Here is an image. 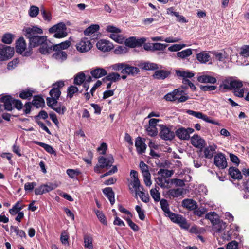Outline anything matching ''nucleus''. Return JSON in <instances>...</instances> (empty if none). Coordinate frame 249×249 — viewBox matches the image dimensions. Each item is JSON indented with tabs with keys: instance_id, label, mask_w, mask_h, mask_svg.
Wrapping results in <instances>:
<instances>
[{
	"instance_id": "1",
	"label": "nucleus",
	"mask_w": 249,
	"mask_h": 249,
	"mask_svg": "<svg viewBox=\"0 0 249 249\" xmlns=\"http://www.w3.org/2000/svg\"><path fill=\"white\" fill-rule=\"evenodd\" d=\"M66 26L63 22H60L49 28L50 33H55L53 37L57 38H63L67 36Z\"/></svg>"
},
{
	"instance_id": "2",
	"label": "nucleus",
	"mask_w": 249,
	"mask_h": 249,
	"mask_svg": "<svg viewBox=\"0 0 249 249\" xmlns=\"http://www.w3.org/2000/svg\"><path fill=\"white\" fill-rule=\"evenodd\" d=\"M107 31L110 33L109 37L115 42L122 44L124 41V37L122 35L119 34L121 32V30L115 26L108 25L106 28Z\"/></svg>"
},
{
	"instance_id": "3",
	"label": "nucleus",
	"mask_w": 249,
	"mask_h": 249,
	"mask_svg": "<svg viewBox=\"0 0 249 249\" xmlns=\"http://www.w3.org/2000/svg\"><path fill=\"white\" fill-rule=\"evenodd\" d=\"M16 51L17 53L24 56H29L31 54V49L26 48L25 40L23 37H20L16 41Z\"/></svg>"
},
{
	"instance_id": "4",
	"label": "nucleus",
	"mask_w": 249,
	"mask_h": 249,
	"mask_svg": "<svg viewBox=\"0 0 249 249\" xmlns=\"http://www.w3.org/2000/svg\"><path fill=\"white\" fill-rule=\"evenodd\" d=\"M14 54V48L0 44V61L7 60Z\"/></svg>"
},
{
	"instance_id": "5",
	"label": "nucleus",
	"mask_w": 249,
	"mask_h": 249,
	"mask_svg": "<svg viewBox=\"0 0 249 249\" xmlns=\"http://www.w3.org/2000/svg\"><path fill=\"white\" fill-rule=\"evenodd\" d=\"M160 136L164 140H171L175 137V133L172 130V126L167 127L166 125H160Z\"/></svg>"
},
{
	"instance_id": "6",
	"label": "nucleus",
	"mask_w": 249,
	"mask_h": 249,
	"mask_svg": "<svg viewBox=\"0 0 249 249\" xmlns=\"http://www.w3.org/2000/svg\"><path fill=\"white\" fill-rule=\"evenodd\" d=\"M92 47L90 40L87 37L82 38L76 45L78 51L81 53H85L89 51Z\"/></svg>"
},
{
	"instance_id": "7",
	"label": "nucleus",
	"mask_w": 249,
	"mask_h": 249,
	"mask_svg": "<svg viewBox=\"0 0 249 249\" xmlns=\"http://www.w3.org/2000/svg\"><path fill=\"white\" fill-rule=\"evenodd\" d=\"M22 31L24 35L29 39V40L30 39L37 36L38 34H41L43 33V31L40 28L36 26L31 27H24Z\"/></svg>"
},
{
	"instance_id": "8",
	"label": "nucleus",
	"mask_w": 249,
	"mask_h": 249,
	"mask_svg": "<svg viewBox=\"0 0 249 249\" xmlns=\"http://www.w3.org/2000/svg\"><path fill=\"white\" fill-rule=\"evenodd\" d=\"M146 41L145 38L137 39L136 37L132 36L124 39V42L126 46L130 48H135L142 46Z\"/></svg>"
},
{
	"instance_id": "9",
	"label": "nucleus",
	"mask_w": 249,
	"mask_h": 249,
	"mask_svg": "<svg viewBox=\"0 0 249 249\" xmlns=\"http://www.w3.org/2000/svg\"><path fill=\"white\" fill-rule=\"evenodd\" d=\"M194 131V129L191 128H185L181 127L176 131V135L180 140H188L190 138V134Z\"/></svg>"
},
{
	"instance_id": "10",
	"label": "nucleus",
	"mask_w": 249,
	"mask_h": 249,
	"mask_svg": "<svg viewBox=\"0 0 249 249\" xmlns=\"http://www.w3.org/2000/svg\"><path fill=\"white\" fill-rule=\"evenodd\" d=\"M64 86V82L63 81H59L54 84L53 85V89L50 91L51 97L58 100L61 95L60 89L63 87Z\"/></svg>"
},
{
	"instance_id": "11",
	"label": "nucleus",
	"mask_w": 249,
	"mask_h": 249,
	"mask_svg": "<svg viewBox=\"0 0 249 249\" xmlns=\"http://www.w3.org/2000/svg\"><path fill=\"white\" fill-rule=\"evenodd\" d=\"M214 164L220 169H225L227 166L225 155L222 153L217 154L214 157Z\"/></svg>"
},
{
	"instance_id": "12",
	"label": "nucleus",
	"mask_w": 249,
	"mask_h": 249,
	"mask_svg": "<svg viewBox=\"0 0 249 249\" xmlns=\"http://www.w3.org/2000/svg\"><path fill=\"white\" fill-rule=\"evenodd\" d=\"M222 86L225 89L236 90L240 89L243 86V84L242 81L239 80H230L226 81Z\"/></svg>"
},
{
	"instance_id": "13",
	"label": "nucleus",
	"mask_w": 249,
	"mask_h": 249,
	"mask_svg": "<svg viewBox=\"0 0 249 249\" xmlns=\"http://www.w3.org/2000/svg\"><path fill=\"white\" fill-rule=\"evenodd\" d=\"M187 113L188 114L194 116L197 118L201 119L206 122L216 125H219V123L211 120L206 115L203 114L200 112H196L191 110H188L187 111Z\"/></svg>"
},
{
	"instance_id": "14",
	"label": "nucleus",
	"mask_w": 249,
	"mask_h": 249,
	"mask_svg": "<svg viewBox=\"0 0 249 249\" xmlns=\"http://www.w3.org/2000/svg\"><path fill=\"white\" fill-rule=\"evenodd\" d=\"M97 48L104 52H109L113 48V45L109 41L105 39H101L96 44Z\"/></svg>"
},
{
	"instance_id": "15",
	"label": "nucleus",
	"mask_w": 249,
	"mask_h": 249,
	"mask_svg": "<svg viewBox=\"0 0 249 249\" xmlns=\"http://www.w3.org/2000/svg\"><path fill=\"white\" fill-rule=\"evenodd\" d=\"M114 162V159L112 155H108L107 157H101L98 159V163L102 168L111 167Z\"/></svg>"
},
{
	"instance_id": "16",
	"label": "nucleus",
	"mask_w": 249,
	"mask_h": 249,
	"mask_svg": "<svg viewBox=\"0 0 249 249\" xmlns=\"http://www.w3.org/2000/svg\"><path fill=\"white\" fill-rule=\"evenodd\" d=\"M135 145L138 154L142 155L145 153L146 145L141 137H138L136 139Z\"/></svg>"
},
{
	"instance_id": "17",
	"label": "nucleus",
	"mask_w": 249,
	"mask_h": 249,
	"mask_svg": "<svg viewBox=\"0 0 249 249\" xmlns=\"http://www.w3.org/2000/svg\"><path fill=\"white\" fill-rule=\"evenodd\" d=\"M191 142L194 146L200 149L203 148L206 144L204 140L198 135H194L191 138Z\"/></svg>"
},
{
	"instance_id": "18",
	"label": "nucleus",
	"mask_w": 249,
	"mask_h": 249,
	"mask_svg": "<svg viewBox=\"0 0 249 249\" xmlns=\"http://www.w3.org/2000/svg\"><path fill=\"white\" fill-rule=\"evenodd\" d=\"M184 93V91L180 89H174L172 92H169L164 96V98L169 101H174L177 100L178 95H181Z\"/></svg>"
},
{
	"instance_id": "19",
	"label": "nucleus",
	"mask_w": 249,
	"mask_h": 249,
	"mask_svg": "<svg viewBox=\"0 0 249 249\" xmlns=\"http://www.w3.org/2000/svg\"><path fill=\"white\" fill-rule=\"evenodd\" d=\"M47 37L46 36H37L29 40L30 44L32 47H36L42 45L44 42L47 40Z\"/></svg>"
},
{
	"instance_id": "20",
	"label": "nucleus",
	"mask_w": 249,
	"mask_h": 249,
	"mask_svg": "<svg viewBox=\"0 0 249 249\" xmlns=\"http://www.w3.org/2000/svg\"><path fill=\"white\" fill-rule=\"evenodd\" d=\"M1 102L3 103L5 109L11 111L13 109L14 99L10 96H5L0 99Z\"/></svg>"
},
{
	"instance_id": "21",
	"label": "nucleus",
	"mask_w": 249,
	"mask_h": 249,
	"mask_svg": "<svg viewBox=\"0 0 249 249\" xmlns=\"http://www.w3.org/2000/svg\"><path fill=\"white\" fill-rule=\"evenodd\" d=\"M155 181L156 184L161 188L168 189L170 187V179L165 178L161 176L156 178Z\"/></svg>"
},
{
	"instance_id": "22",
	"label": "nucleus",
	"mask_w": 249,
	"mask_h": 249,
	"mask_svg": "<svg viewBox=\"0 0 249 249\" xmlns=\"http://www.w3.org/2000/svg\"><path fill=\"white\" fill-rule=\"evenodd\" d=\"M140 72L139 69L135 67L131 66L125 63L124 69L121 71L123 74H127L128 75H135Z\"/></svg>"
},
{
	"instance_id": "23",
	"label": "nucleus",
	"mask_w": 249,
	"mask_h": 249,
	"mask_svg": "<svg viewBox=\"0 0 249 249\" xmlns=\"http://www.w3.org/2000/svg\"><path fill=\"white\" fill-rule=\"evenodd\" d=\"M171 74V72L164 70L156 71L153 76L155 79L158 80H164Z\"/></svg>"
},
{
	"instance_id": "24",
	"label": "nucleus",
	"mask_w": 249,
	"mask_h": 249,
	"mask_svg": "<svg viewBox=\"0 0 249 249\" xmlns=\"http://www.w3.org/2000/svg\"><path fill=\"white\" fill-rule=\"evenodd\" d=\"M174 9L175 8L173 7L168 8L167 9V14L168 15H170L172 16L176 17L177 18V21H178L179 22H182V23L187 22V21L186 20L185 17H184L183 16L180 15L179 14V12L175 11Z\"/></svg>"
},
{
	"instance_id": "25",
	"label": "nucleus",
	"mask_w": 249,
	"mask_h": 249,
	"mask_svg": "<svg viewBox=\"0 0 249 249\" xmlns=\"http://www.w3.org/2000/svg\"><path fill=\"white\" fill-rule=\"evenodd\" d=\"M182 205L189 210H194L197 207V203L191 199H184L182 201Z\"/></svg>"
},
{
	"instance_id": "26",
	"label": "nucleus",
	"mask_w": 249,
	"mask_h": 249,
	"mask_svg": "<svg viewBox=\"0 0 249 249\" xmlns=\"http://www.w3.org/2000/svg\"><path fill=\"white\" fill-rule=\"evenodd\" d=\"M129 189L131 192H135L136 195L141 190H143V187L141 186L139 179H136L131 182Z\"/></svg>"
},
{
	"instance_id": "27",
	"label": "nucleus",
	"mask_w": 249,
	"mask_h": 249,
	"mask_svg": "<svg viewBox=\"0 0 249 249\" xmlns=\"http://www.w3.org/2000/svg\"><path fill=\"white\" fill-rule=\"evenodd\" d=\"M52 49H53V46L50 44V42L47 40L44 42L42 45H40L39 48V52L42 54H47L49 53Z\"/></svg>"
},
{
	"instance_id": "28",
	"label": "nucleus",
	"mask_w": 249,
	"mask_h": 249,
	"mask_svg": "<svg viewBox=\"0 0 249 249\" xmlns=\"http://www.w3.org/2000/svg\"><path fill=\"white\" fill-rule=\"evenodd\" d=\"M229 174L234 179L240 180L242 178V175L240 170L234 167H230Z\"/></svg>"
},
{
	"instance_id": "29",
	"label": "nucleus",
	"mask_w": 249,
	"mask_h": 249,
	"mask_svg": "<svg viewBox=\"0 0 249 249\" xmlns=\"http://www.w3.org/2000/svg\"><path fill=\"white\" fill-rule=\"evenodd\" d=\"M216 148L217 146L214 144L206 147L204 150L205 157L208 159L212 158L213 154L215 153Z\"/></svg>"
},
{
	"instance_id": "30",
	"label": "nucleus",
	"mask_w": 249,
	"mask_h": 249,
	"mask_svg": "<svg viewBox=\"0 0 249 249\" xmlns=\"http://www.w3.org/2000/svg\"><path fill=\"white\" fill-rule=\"evenodd\" d=\"M104 195L107 197L109 200L111 205H113L115 203L114 193L112 189L110 187H107L103 190Z\"/></svg>"
},
{
	"instance_id": "31",
	"label": "nucleus",
	"mask_w": 249,
	"mask_h": 249,
	"mask_svg": "<svg viewBox=\"0 0 249 249\" xmlns=\"http://www.w3.org/2000/svg\"><path fill=\"white\" fill-rule=\"evenodd\" d=\"M197 80L199 82L203 83L214 84L216 82V79L215 78L207 75H203L199 76L197 78Z\"/></svg>"
},
{
	"instance_id": "32",
	"label": "nucleus",
	"mask_w": 249,
	"mask_h": 249,
	"mask_svg": "<svg viewBox=\"0 0 249 249\" xmlns=\"http://www.w3.org/2000/svg\"><path fill=\"white\" fill-rule=\"evenodd\" d=\"M90 73L93 77L99 78L107 74V71L103 68H98L91 71Z\"/></svg>"
},
{
	"instance_id": "33",
	"label": "nucleus",
	"mask_w": 249,
	"mask_h": 249,
	"mask_svg": "<svg viewBox=\"0 0 249 249\" xmlns=\"http://www.w3.org/2000/svg\"><path fill=\"white\" fill-rule=\"evenodd\" d=\"M183 189L182 188L172 189L169 190L167 192V195L169 197H178L183 194Z\"/></svg>"
},
{
	"instance_id": "34",
	"label": "nucleus",
	"mask_w": 249,
	"mask_h": 249,
	"mask_svg": "<svg viewBox=\"0 0 249 249\" xmlns=\"http://www.w3.org/2000/svg\"><path fill=\"white\" fill-rule=\"evenodd\" d=\"M151 40L153 41H164L167 43H174L178 42L181 39L178 38H173V37H167L165 39H163V37L162 36H155L151 38Z\"/></svg>"
},
{
	"instance_id": "35",
	"label": "nucleus",
	"mask_w": 249,
	"mask_h": 249,
	"mask_svg": "<svg viewBox=\"0 0 249 249\" xmlns=\"http://www.w3.org/2000/svg\"><path fill=\"white\" fill-rule=\"evenodd\" d=\"M52 57L58 61L62 62L66 60L67 54L64 51H57L53 54Z\"/></svg>"
},
{
	"instance_id": "36",
	"label": "nucleus",
	"mask_w": 249,
	"mask_h": 249,
	"mask_svg": "<svg viewBox=\"0 0 249 249\" xmlns=\"http://www.w3.org/2000/svg\"><path fill=\"white\" fill-rule=\"evenodd\" d=\"M100 27L98 24H92L87 28L84 31V35L86 36L91 35L99 30Z\"/></svg>"
},
{
	"instance_id": "37",
	"label": "nucleus",
	"mask_w": 249,
	"mask_h": 249,
	"mask_svg": "<svg viewBox=\"0 0 249 249\" xmlns=\"http://www.w3.org/2000/svg\"><path fill=\"white\" fill-rule=\"evenodd\" d=\"M210 56L208 53L202 52L197 54V59L202 63H206L209 61Z\"/></svg>"
},
{
	"instance_id": "38",
	"label": "nucleus",
	"mask_w": 249,
	"mask_h": 249,
	"mask_svg": "<svg viewBox=\"0 0 249 249\" xmlns=\"http://www.w3.org/2000/svg\"><path fill=\"white\" fill-rule=\"evenodd\" d=\"M85 80V74L83 72H79L74 76L73 83L76 85H81Z\"/></svg>"
},
{
	"instance_id": "39",
	"label": "nucleus",
	"mask_w": 249,
	"mask_h": 249,
	"mask_svg": "<svg viewBox=\"0 0 249 249\" xmlns=\"http://www.w3.org/2000/svg\"><path fill=\"white\" fill-rule=\"evenodd\" d=\"M35 142L37 145L43 147L49 153L51 154H53L55 155L56 154L55 151L51 146L40 142L36 141Z\"/></svg>"
},
{
	"instance_id": "40",
	"label": "nucleus",
	"mask_w": 249,
	"mask_h": 249,
	"mask_svg": "<svg viewBox=\"0 0 249 249\" xmlns=\"http://www.w3.org/2000/svg\"><path fill=\"white\" fill-rule=\"evenodd\" d=\"M226 227V223L222 221H220L213 225V230L214 232L220 233L225 229Z\"/></svg>"
},
{
	"instance_id": "41",
	"label": "nucleus",
	"mask_w": 249,
	"mask_h": 249,
	"mask_svg": "<svg viewBox=\"0 0 249 249\" xmlns=\"http://www.w3.org/2000/svg\"><path fill=\"white\" fill-rule=\"evenodd\" d=\"M71 41L67 40L53 46V50L57 51L61 49H66L71 45Z\"/></svg>"
},
{
	"instance_id": "42",
	"label": "nucleus",
	"mask_w": 249,
	"mask_h": 249,
	"mask_svg": "<svg viewBox=\"0 0 249 249\" xmlns=\"http://www.w3.org/2000/svg\"><path fill=\"white\" fill-rule=\"evenodd\" d=\"M32 104L37 108H39L43 107L45 105V102L42 97L35 96L32 101Z\"/></svg>"
},
{
	"instance_id": "43",
	"label": "nucleus",
	"mask_w": 249,
	"mask_h": 249,
	"mask_svg": "<svg viewBox=\"0 0 249 249\" xmlns=\"http://www.w3.org/2000/svg\"><path fill=\"white\" fill-rule=\"evenodd\" d=\"M173 174V170H169L162 168L160 169L157 173L158 175H161V177L165 178L171 177Z\"/></svg>"
},
{
	"instance_id": "44",
	"label": "nucleus",
	"mask_w": 249,
	"mask_h": 249,
	"mask_svg": "<svg viewBox=\"0 0 249 249\" xmlns=\"http://www.w3.org/2000/svg\"><path fill=\"white\" fill-rule=\"evenodd\" d=\"M105 78L108 81L115 82L121 79V76L118 73L113 72L109 73Z\"/></svg>"
},
{
	"instance_id": "45",
	"label": "nucleus",
	"mask_w": 249,
	"mask_h": 249,
	"mask_svg": "<svg viewBox=\"0 0 249 249\" xmlns=\"http://www.w3.org/2000/svg\"><path fill=\"white\" fill-rule=\"evenodd\" d=\"M14 36V35L11 33H6L3 35L1 41L5 44H10L13 41Z\"/></svg>"
},
{
	"instance_id": "46",
	"label": "nucleus",
	"mask_w": 249,
	"mask_h": 249,
	"mask_svg": "<svg viewBox=\"0 0 249 249\" xmlns=\"http://www.w3.org/2000/svg\"><path fill=\"white\" fill-rule=\"evenodd\" d=\"M192 54V51L191 49H187L181 52H178L177 53L178 57L182 59H184Z\"/></svg>"
},
{
	"instance_id": "47",
	"label": "nucleus",
	"mask_w": 249,
	"mask_h": 249,
	"mask_svg": "<svg viewBox=\"0 0 249 249\" xmlns=\"http://www.w3.org/2000/svg\"><path fill=\"white\" fill-rule=\"evenodd\" d=\"M78 92V89L77 87L71 85L67 89V97L70 99L72 98L74 95Z\"/></svg>"
},
{
	"instance_id": "48",
	"label": "nucleus",
	"mask_w": 249,
	"mask_h": 249,
	"mask_svg": "<svg viewBox=\"0 0 249 249\" xmlns=\"http://www.w3.org/2000/svg\"><path fill=\"white\" fill-rule=\"evenodd\" d=\"M84 247L88 249H93L92 238L91 236L86 235L84 238Z\"/></svg>"
},
{
	"instance_id": "49",
	"label": "nucleus",
	"mask_w": 249,
	"mask_h": 249,
	"mask_svg": "<svg viewBox=\"0 0 249 249\" xmlns=\"http://www.w3.org/2000/svg\"><path fill=\"white\" fill-rule=\"evenodd\" d=\"M142 67L146 70H154L158 68L157 64L150 62H145L142 64Z\"/></svg>"
},
{
	"instance_id": "50",
	"label": "nucleus",
	"mask_w": 249,
	"mask_h": 249,
	"mask_svg": "<svg viewBox=\"0 0 249 249\" xmlns=\"http://www.w3.org/2000/svg\"><path fill=\"white\" fill-rule=\"evenodd\" d=\"M177 75L183 77V79H188V78H191L194 76V73L185 71H181L178 70L176 71Z\"/></svg>"
},
{
	"instance_id": "51",
	"label": "nucleus",
	"mask_w": 249,
	"mask_h": 249,
	"mask_svg": "<svg viewBox=\"0 0 249 249\" xmlns=\"http://www.w3.org/2000/svg\"><path fill=\"white\" fill-rule=\"evenodd\" d=\"M150 195L155 202H159L160 200V192L156 188L151 189Z\"/></svg>"
},
{
	"instance_id": "52",
	"label": "nucleus",
	"mask_w": 249,
	"mask_h": 249,
	"mask_svg": "<svg viewBox=\"0 0 249 249\" xmlns=\"http://www.w3.org/2000/svg\"><path fill=\"white\" fill-rule=\"evenodd\" d=\"M128 52V49L126 46H119L117 47L114 51V52L116 54H124Z\"/></svg>"
},
{
	"instance_id": "53",
	"label": "nucleus",
	"mask_w": 249,
	"mask_h": 249,
	"mask_svg": "<svg viewBox=\"0 0 249 249\" xmlns=\"http://www.w3.org/2000/svg\"><path fill=\"white\" fill-rule=\"evenodd\" d=\"M160 204L161 208L165 213H169L170 209L169 207V204L167 200L165 199H162L160 200Z\"/></svg>"
},
{
	"instance_id": "54",
	"label": "nucleus",
	"mask_w": 249,
	"mask_h": 249,
	"mask_svg": "<svg viewBox=\"0 0 249 249\" xmlns=\"http://www.w3.org/2000/svg\"><path fill=\"white\" fill-rule=\"evenodd\" d=\"M139 195L141 200L145 203L148 202L149 201V196L148 194H145L142 190L137 193L135 195V196L137 197V196Z\"/></svg>"
},
{
	"instance_id": "55",
	"label": "nucleus",
	"mask_w": 249,
	"mask_h": 249,
	"mask_svg": "<svg viewBox=\"0 0 249 249\" xmlns=\"http://www.w3.org/2000/svg\"><path fill=\"white\" fill-rule=\"evenodd\" d=\"M182 83L184 85L182 86V88L184 89H187V85L193 90H195L196 87L188 79H182Z\"/></svg>"
},
{
	"instance_id": "56",
	"label": "nucleus",
	"mask_w": 249,
	"mask_h": 249,
	"mask_svg": "<svg viewBox=\"0 0 249 249\" xmlns=\"http://www.w3.org/2000/svg\"><path fill=\"white\" fill-rule=\"evenodd\" d=\"M194 210V214L199 217L203 215L207 212V209L204 207H200L198 208H197Z\"/></svg>"
},
{
	"instance_id": "57",
	"label": "nucleus",
	"mask_w": 249,
	"mask_h": 249,
	"mask_svg": "<svg viewBox=\"0 0 249 249\" xmlns=\"http://www.w3.org/2000/svg\"><path fill=\"white\" fill-rule=\"evenodd\" d=\"M95 213L100 222L104 225H107V221L106 220V218L102 212L99 210H96L95 211Z\"/></svg>"
},
{
	"instance_id": "58",
	"label": "nucleus",
	"mask_w": 249,
	"mask_h": 249,
	"mask_svg": "<svg viewBox=\"0 0 249 249\" xmlns=\"http://www.w3.org/2000/svg\"><path fill=\"white\" fill-rule=\"evenodd\" d=\"M39 8L36 6H31L29 11V15L31 17H36L38 14Z\"/></svg>"
},
{
	"instance_id": "59",
	"label": "nucleus",
	"mask_w": 249,
	"mask_h": 249,
	"mask_svg": "<svg viewBox=\"0 0 249 249\" xmlns=\"http://www.w3.org/2000/svg\"><path fill=\"white\" fill-rule=\"evenodd\" d=\"M146 129L148 135L151 137H153L157 135L158 133V130L156 127H153L148 125Z\"/></svg>"
},
{
	"instance_id": "60",
	"label": "nucleus",
	"mask_w": 249,
	"mask_h": 249,
	"mask_svg": "<svg viewBox=\"0 0 249 249\" xmlns=\"http://www.w3.org/2000/svg\"><path fill=\"white\" fill-rule=\"evenodd\" d=\"M170 183L174 184L176 186L183 187L185 185L184 181L182 179L172 178L170 179Z\"/></svg>"
},
{
	"instance_id": "61",
	"label": "nucleus",
	"mask_w": 249,
	"mask_h": 249,
	"mask_svg": "<svg viewBox=\"0 0 249 249\" xmlns=\"http://www.w3.org/2000/svg\"><path fill=\"white\" fill-rule=\"evenodd\" d=\"M41 14L42 15L44 19L48 22H50L52 19L51 13L47 12L44 9L42 8L40 10Z\"/></svg>"
},
{
	"instance_id": "62",
	"label": "nucleus",
	"mask_w": 249,
	"mask_h": 249,
	"mask_svg": "<svg viewBox=\"0 0 249 249\" xmlns=\"http://www.w3.org/2000/svg\"><path fill=\"white\" fill-rule=\"evenodd\" d=\"M125 66V63H116L114 64L113 65H112L110 68H111L112 70L115 71H119L121 70V71L124 69V67Z\"/></svg>"
},
{
	"instance_id": "63",
	"label": "nucleus",
	"mask_w": 249,
	"mask_h": 249,
	"mask_svg": "<svg viewBox=\"0 0 249 249\" xmlns=\"http://www.w3.org/2000/svg\"><path fill=\"white\" fill-rule=\"evenodd\" d=\"M186 46L185 44H174L168 48V50L171 52H176L179 51Z\"/></svg>"
},
{
	"instance_id": "64",
	"label": "nucleus",
	"mask_w": 249,
	"mask_h": 249,
	"mask_svg": "<svg viewBox=\"0 0 249 249\" xmlns=\"http://www.w3.org/2000/svg\"><path fill=\"white\" fill-rule=\"evenodd\" d=\"M240 54L244 57L249 56V45H245L243 46L241 48Z\"/></svg>"
}]
</instances>
